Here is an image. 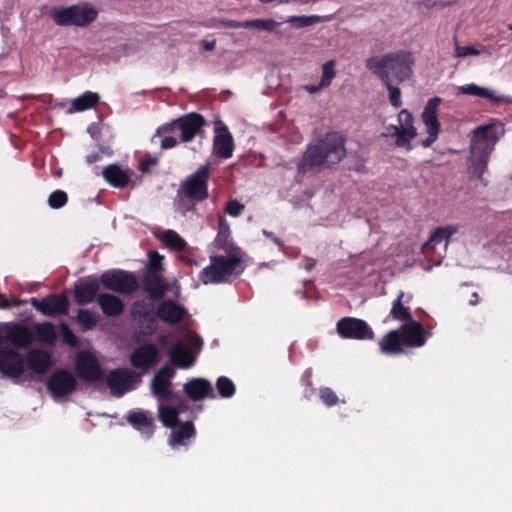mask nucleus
I'll return each instance as SVG.
<instances>
[{
	"label": "nucleus",
	"instance_id": "20",
	"mask_svg": "<svg viewBox=\"0 0 512 512\" xmlns=\"http://www.w3.org/2000/svg\"><path fill=\"white\" fill-rule=\"evenodd\" d=\"M174 375V369L168 365L161 367L154 375L151 382V391L159 401L175 398L171 390V379Z\"/></svg>",
	"mask_w": 512,
	"mask_h": 512
},
{
	"label": "nucleus",
	"instance_id": "63",
	"mask_svg": "<svg viewBox=\"0 0 512 512\" xmlns=\"http://www.w3.org/2000/svg\"><path fill=\"white\" fill-rule=\"evenodd\" d=\"M317 261L313 258H306L304 268L306 271H312L314 267L316 266Z\"/></svg>",
	"mask_w": 512,
	"mask_h": 512
},
{
	"label": "nucleus",
	"instance_id": "11",
	"mask_svg": "<svg viewBox=\"0 0 512 512\" xmlns=\"http://www.w3.org/2000/svg\"><path fill=\"white\" fill-rule=\"evenodd\" d=\"M0 372L2 378L19 383L25 372L24 357L14 348H2L0 346Z\"/></svg>",
	"mask_w": 512,
	"mask_h": 512
},
{
	"label": "nucleus",
	"instance_id": "24",
	"mask_svg": "<svg viewBox=\"0 0 512 512\" xmlns=\"http://www.w3.org/2000/svg\"><path fill=\"white\" fill-rule=\"evenodd\" d=\"M458 91L460 94L484 98L492 104H512L510 96L498 95L493 89L481 87L474 83L459 86Z\"/></svg>",
	"mask_w": 512,
	"mask_h": 512
},
{
	"label": "nucleus",
	"instance_id": "37",
	"mask_svg": "<svg viewBox=\"0 0 512 512\" xmlns=\"http://www.w3.org/2000/svg\"><path fill=\"white\" fill-rule=\"evenodd\" d=\"M100 101L97 93L86 91L72 101L71 112H82L94 108Z\"/></svg>",
	"mask_w": 512,
	"mask_h": 512
},
{
	"label": "nucleus",
	"instance_id": "36",
	"mask_svg": "<svg viewBox=\"0 0 512 512\" xmlns=\"http://www.w3.org/2000/svg\"><path fill=\"white\" fill-rule=\"evenodd\" d=\"M403 298L404 292L400 291L397 298L392 302V307L389 316L394 320L407 323L414 319L410 308L408 306L403 305Z\"/></svg>",
	"mask_w": 512,
	"mask_h": 512
},
{
	"label": "nucleus",
	"instance_id": "29",
	"mask_svg": "<svg viewBox=\"0 0 512 512\" xmlns=\"http://www.w3.org/2000/svg\"><path fill=\"white\" fill-rule=\"evenodd\" d=\"M104 180L114 188L124 189L131 181V172L123 170L118 164H109L102 170Z\"/></svg>",
	"mask_w": 512,
	"mask_h": 512
},
{
	"label": "nucleus",
	"instance_id": "2",
	"mask_svg": "<svg viewBox=\"0 0 512 512\" xmlns=\"http://www.w3.org/2000/svg\"><path fill=\"white\" fill-rule=\"evenodd\" d=\"M209 164L200 165L181 181L176 192L175 205L183 215L196 211V205L209 198Z\"/></svg>",
	"mask_w": 512,
	"mask_h": 512
},
{
	"label": "nucleus",
	"instance_id": "44",
	"mask_svg": "<svg viewBox=\"0 0 512 512\" xmlns=\"http://www.w3.org/2000/svg\"><path fill=\"white\" fill-rule=\"evenodd\" d=\"M216 388L222 398H230L236 392L233 381L225 376H221L217 379Z\"/></svg>",
	"mask_w": 512,
	"mask_h": 512
},
{
	"label": "nucleus",
	"instance_id": "32",
	"mask_svg": "<svg viewBox=\"0 0 512 512\" xmlns=\"http://www.w3.org/2000/svg\"><path fill=\"white\" fill-rule=\"evenodd\" d=\"M379 350L384 355H399L404 353L405 346L398 329L390 330L379 342Z\"/></svg>",
	"mask_w": 512,
	"mask_h": 512
},
{
	"label": "nucleus",
	"instance_id": "46",
	"mask_svg": "<svg viewBox=\"0 0 512 512\" xmlns=\"http://www.w3.org/2000/svg\"><path fill=\"white\" fill-rule=\"evenodd\" d=\"M163 259L164 257L160 255L157 251H150L148 254V263L145 272L152 271L154 273L161 274V272L164 270Z\"/></svg>",
	"mask_w": 512,
	"mask_h": 512
},
{
	"label": "nucleus",
	"instance_id": "64",
	"mask_svg": "<svg viewBox=\"0 0 512 512\" xmlns=\"http://www.w3.org/2000/svg\"><path fill=\"white\" fill-rule=\"evenodd\" d=\"M264 235H266L267 237H270L273 242L279 246H283V242L276 236H274V234L272 232H267V231H263Z\"/></svg>",
	"mask_w": 512,
	"mask_h": 512
},
{
	"label": "nucleus",
	"instance_id": "28",
	"mask_svg": "<svg viewBox=\"0 0 512 512\" xmlns=\"http://www.w3.org/2000/svg\"><path fill=\"white\" fill-rule=\"evenodd\" d=\"M24 360L28 368L36 374L46 373L53 364L50 354L42 349L28 351Z\"/></svg>",
	"mask_w": 512,
	"mask_h": 512
},
{
	"label": "nucleus",
	"instance_id": "59",
	"mask_svg": "<svg viewBox=\"0 0 512 512\" xmlns=\"http://www.w3.org/2000/svg\"><path fill=\"white\" fill-rule=\"evenodd\" d=\"M311 377H312V371H311V369H308L304 372L302 380L305 382V384L308 387H310V393L312 394V393H314L315 389L313 388Z\"/></svg>",
	"mask_w": 512,
	"mask_h": 512
},
{
	"label": "nucleus",
	"instance_id": "15",
	"mask_svg": "<svg viewBox=\"0 0 512 512\" xmlns=\"http://www.w3.org/2000/svg\"><path fill=\"white\" fill-rule=\"evenodd\" d=\"M47 389L53 398L58 399L74 392L77 387L75 376L66 369L52 373L46 383Z\"/></svg>",
	"mask_w": 512,
	"mask_h": 512
},
{
	"label": "nucleus",
	"instance_id": "52",
	"mask_svg": "<svg viewBox=\"0 0 512 512\" xmlns=\"http://www.w3.org/2000/svg\"><path fill=\"white\" fill-rule=\"evenodd\" d=\"M402 134V129L399 125H390L387 127V132L386 133H383L382 136H385V137H396V140H395V145L397 147H403V148H406L407 150H410L411 149V145H408V143H401L400 142V137Z\"/></svg>",
	"mask_w": 512,
	"mask_h": 512
},
{
	"label": "nucleus",
	"instance_id": "47",
	"mask_svg": "<svg viewBox=\"0 0 512 512\" xmlns=\"http://www.w3.org/2000/svg\"><path fill=\"white\" fill-rule=\"evenodd\" d=\"M483 52H487V48L484 45H480L479 48L474 45L460 46L455 41V56L456 57H467L471 55H480Z\"/></svg>",
	"mask_w": 512,
	"mask_h": 512
},
{
	"label": "nucleus",
	"instance_id": "5",
	"mask_svg": "<svg viewBox=\"0 0 512 512\" xmlns=\"http://www.w3.org/2000/svg\"><path fill=\"white\" fill-rule=\"evenodd\" d=\"M97 16L98 10L89 3L51 10V17L58 26L87 27L96 20Z\"/></svg>",
	"mask_w": 512,
	"mask_h": 512
},
{
	"label": "nucleus",
	"instance_id": "19",
	"mask_svg": "<svg viewBox=\"0 0 512 512\" xmlns=\"http://www.w3.org/2000/svg\"><path fill=\"white\" fill-rule=\"evenodd\" d=\"M100 280L95 275H89L80 278L74 284V300L80 305L92 303L97 301L98 291L100 289Z\"/></svg>",
	"mask_w": 512,
	"mask_h": 512
},
{
	"label": "nucleus",
	"instance_id": "45",
	"mask_svg": "<svg viewBox=\"0 0 512 512\" xmlns=\"http://www.w3.org/2000/svg\"><path fill=\"white\" fill-rule=\"evenodd\" d=\"M320 21H321V17L317 16V15L290 16L286 20L287 23H290L292 26H294L296 28L312 26Z\"/></svg>",
	"mask_w": 512,
	"mask_h": 512
},
{
	"label": "nucleus",
	"instance_id": "61",
	"mask_svg": "<svg viewBox=\"0 0 512 512\" xmlns=\"http://www.w3.org/2000/svg\"><path fill=\"white\" fill-rule=\"evenodd\" d=\"M101 158H102V156L100 153L94 152V153H91L86 156V161L88 164H93V163L100 161Z\"/></svg>",
	"mask_w": 512,
	"mask_h": 512
},
{
	"label": "nucleus",
	"instance_id": "7",
	"mask_svg": "<svg viewBox=\"0 0 512 512\" xmlns=\"http://www.w3.org/2000/svg\"><path fill=\"white\" fill-rule=\"evenodd\" d=\"M203 344L201 337L193 331L183 336V341L176 342L169 352V357L178 368L188 369L195 363V356L189 348L200 349Z\"/></svg>",
	"mask_w": 512,
	"mask_h": 512
},
{
	"label": "nucleus",
	"instance_id": "50",
	"mask_svg": "<svg viewBox=\"0 0 512 512\" xmlns=\"http://www.w3.org/2000/svg\"><path fill=\"white\" fill-rule=\"evenodd\" d=\"M393 82L394 81L392 80H388L387 82L382 83L389 91V100L391 105L395 108H399L402 105L401 91L399 87L393 85Z\"/></svg>",
	"mask_w": 512,
	"mask_h": 512
},
{
	"label": "nucleus",
	"instance_id": "16",
	"mask_svg": "<svg viewBox=\"0 0 512 512\" xmlns=\"http://www.w3.org/2000/svg\"><path fill=\"white\" fill-rule=\"evenodd\" d=\"M32 342L31 332L24 326L18 324H5L0 330V346L10 348L11 343L16 348L27 347Z\"/></svg>",
	"mask_w": 512,
	"mask_h": 512
},
{
	"label": "nucleus",
	"instance_id": "3",
	"mask_svg": "<svg viewBox=\"0 0 512 512\" xmlns=\"http://www.w3.org/2000/svg\"><path fill=\"white\" fill-rule=\"evenodd\" d=\"M414 58L411 52L400 50L385 54L381 57L372 56L366 60V67L375 74L381 82L388 80L401 83L410 78Z\"/></svg>",
	"mask_w": 512,
	"mask_h": 512
},
{
	"label": "nucleus",
	"instance_id": "35",
	"mask_svg": "<svg viewBox=\"0 0 512 512\" xmlns=\"http://www.w3.org/2000/svg\"><path fill=\"white\" fill-rule=\"evenodd\" d=\"M457 232L455 226L438 227L431 235L429 240L423 245V251L428 254L435 248L436 245L445 241V247L447 246L449 239L453 234Z\"/></svg>",
	"mask_w": 512,
	"mask_h": 512
},
{
	"label": "nucleus",
	"instance_id": "17",
	"mask_svg": "<svg viewBox=\"0 0 512 512\" xmlns=\"http://www.w3.org/2000/svg\"><path fill=\"white\" fill-rule=\"evenodd\" d=\"M177 130L180 131V141L190 142L203 131L206 121L196 112H191L175 119Z\"/></svg>",
	"mask_w": 512,
	"mask_h": 512
},
{
	"label": "nucleus",
	"instance_id": "41",
	"mask_svg": "<svg viewBox=\"0 0 512 512\" xmlns=\"http://www.w3.org/2000/svg\"><path fill=\"white\" fill-rule=\"evenodd\" d=\"M162 241L167 247L177 252H182L187 247L186 241L177 232L170 229L163 232Z\"/></svg>",
	"mask_w": 512,
	"mask_h": 512
},
{
	"label": "nucleus",
	"instance_id": "1",
	"mask_svg": "<svg viewBox=\"0 0 512 512\" xmlns=\"http://www.w3.org/2000/svg\"><path fill=\"white\" fill-rule=\"evenodd\" d=\"M345 138L337 132H328L310 143L298 163V171L306 173L316 167H331L346 155Z\"/></svg>",
	"mask_w": 512,
	"mask_h": 512
},
{
	"label": "nucleus",
	"instance_id": "57",
	"mask_svg": "<svg viewBox=\"0 0 512 512\" xmlns=\"http://www.w3.org/2000/svg\"><path fill=\"white\" fill-rule=\"evenodd\" d=\"M176 129H177V126H176V124H175V120H173V121H172V122H170V123H165V124L161 125V126L157 129V131H156V135L173 133Z\"/></svg>",
	"mask_w": 512,
	"mask_h": 512
},
{
	"label": "nucleus",
	"instance_id": "27",
	"mask_svg": "<svg viewBox=\"0 0 512 512\" xmlns=\"http://www.w3.org/2000/svg\"><path fill=\"white\" fill-rule=\"evenodd\" d=\"M184 393L193 401L214 398V390L210 381L204 378H194L183 386Z\"/></svg>",
	"mask_w": 512,
	"mask_h": 512
},
{
	"label": "nucleus",
	"instance_id": "48",
	"mask_svg": "<svg viewBox=\"0 0 512 512\" xmlns=\"http://www.w3.org/2000/svg\"><path fill=\"white\" fill-rule=\"evenodd\" d=\"M48 205L52 209H60L68 202V195L63 190H55L48 197Z\"/></svg>",
	"mask_w": 512,
	"mask_h": 512
},
{
	"label": "nucleus",
	"instance_id": "62",
	"mask_svg": "<svg viewBox=\"0 0 512 512\" xmlns=\"http://www.w3.org/2000/svg\"><path fill=\"white\" fill-rule=\"evenodd\" d=\"M18 303H11L9 300L6 299V297L0 293V308L7 309L14 305H17Z\"/></svg>",
	"mask_w": 512,
	"mask_h": 512
},
{
	"label": "nucleus",
	"instance_id": "13",
	"mask_svg": "<svg viewBox=\"0 0 512 512\" xmlns=\"http://www.w3.org/2000/svg\"><path fill=\"white\" fill-rule=\"evenodd\" d=\"M30 304L41 314L49 317L67 315L69 311V299L64 294H51L42 299L32 297Z\"/></svg>",
	"mask_w": 512,
	"mask_h": 512
},
{
	"label": "nucleus",
	"instance_id": "54",
	"mask_svg": "<svg viewBox=\"0 0 512 512\" xmlns=\"http://www.w3.org/2000/svg\"><path fill=\"white\" fill-rule=\"evenodd\" d=\"M158 164V158L155 156H147L140 161L139 168L143 173L150 172L153 166Z\"/></svg>",
	"mask_w": 512,
	"mask_h": 512
},
{
	"label": "nucleus",
	"instance_id": "14",
	"mask_svg": "<svg viewBox=\"0 0 512 512\" xmlns=\"http://www.w3.org/2000/svg\"><path fill=\"white\" fill-rule=\"evenodd\" d=\"M442 99L440 97L430 98L422 112V121L426 126L428 137L423 140L422 145L424 147H430L438 138L440 133V122L438 120V107L441 104Z\"/></svg>",
	"mask_w": 512,
	"mask_h": 512
},
{
	"label": "nucleus",
	"instance_id": "43",
	"mask_svg": "<svg viewBox=\"0 0 512 512\" xmlns=\"http://www.w3.org/2000/svg\"><path fill=\"white\" fill-rule=\"evenodd\" d=\"M280 25L279 22L273 20V19H252V20H246V29H257V30H263L266 32H274L275 29Z\"/></svg>",
	"mask_w": 512,
	"mask_h": 512
},
{
	"label": "nucleus",
	"instance_id": "9",
	"mask_svg": "<svg viewBox=\"0 0 512 512\" xmlns=\"http://www.w3.org/2000/svg\"><path fill=\"white\" fill-rule=\"evenodd\" d=\"M336 331L343 339L373 340L375 333L369 324L359 318L343 317L336 323Z\"/></svg>",
	"mask_w": 512,
	"mask_h": 512
},
{
	"label": "nucleus",
	"instance_id": "12",
	"mask_svg": "<svg viewBox=\"0 0 512 512\" xmlns=\"http://www.w3.org/2000/svg\"><path fill=\"white\" fill-rule=\"evenodd\" d=\"M159 361V350L155 344L145 343L136 347L129 355L130 365L144 375Z\"/></svg>",
	"mask_w": 512,
	"mask_h": 512
},
{
	"label": "nucleus",
	"instance_id": "55",
	"mask_svg": "<svg viewBox=\"0 0 512 512\" xmlns=\"http://www.w3.org/2000/svg\"><path fill=\"white\" fill-rule=\"evenodd\" d=\"M62 331H63V339H64V341L67 344L71 345V346L76 345L77 338L73 334V332L67 326H65V325H63V327H62Z\"/></svg>",
	"mask_w": 512,
	"mask_h": 512
},
{
	"label": "nucleus",
	"instance_id": "60",
	"mask_svg": "<svg viewBox=\"0 0 512 512\" xmlns=\"http://www.w3.org/2000/svg\"><path fill=\"white\" fill-rule=\"evenodd\" d=\"M226 26L229 28H234V29H239V28L246 29V21L228 20L226 22Z\"/></svg>",
	"mask_w": 512,
	"mask_h": 512
},
{
	"label": "nucleus",
	"instance_id": "18",
	"mask_svg": "<svg viewBox=\"0 0 512 512\" xmlns=\"http://www.w3.org/2000/svg\"><path fill=\"white\" fill-rule=\"evenodd\" d=\"M75 371L79 378L88 382L100 381L104 375L97 359L88 352H81L77 356Z\"/></svg>",
	"mask_w": 512,
	"mask_h": 512
},
{
	"label": "nucleus",
	"instance_id": "10",
	"mask_svg": "<svg viewBox=\"0 0 512 512\" xmlns=\"http://www.w3.org/2000/svg\"><path fill=\"white\" fill-rule=\"evenodd\" d=\"M140 382L141 375L128 368L113 369L106 378V383L115 397H122Z\"/></svg>",
	"mask_w": 512,
	"mask_h": 512
},
{
	"label": "nucleus",
	"instance_id": "34",
	"mask_svg": "<svg viewBox=\"0 0 512 512\" xmlns=\"http://www.w3.org/2000/svg\"><path fill=\"white\" fill-rule=\"evenodd\" d=\"M398 122L402 129L400 142L411 145V141L417 136L413 115L407 109H402L398 114Z\"/></svg>",
	"mask_w": 512,
	"mask_h": 512
},
{
	"label": "nucleus",
	"instance_id": "40",
	"mask_svg": "<svg viewBox=\"0 0 512 512\" xmlns=\"http://www.w3.org/2000/svg\"><path fill=\"white\" fill-rule=\"evenodd\" d=\"M37 340L40 343L52 345L56 341V331L52 323L43 322L35 328Z\"/></svg>",
	"mask_w": 512,
	"mask_h": 512
},
{
	"label": "nucleus",
	"instance_id": "38",
	"mask_svg": "<svg viewBox=\"0 0 512 512\" xmlns=\"http://www.w3.org/2000/svg\"><path fill=\"white\" fill-rule=\"evenodd\" d=\"M214 243L218 249H222L226 252L230 251L232 248L233 244L230 240V226L223 216L219 217L218 232Z\"/></svg>",
	"mask_w": 512,
	"mask_h": 512
},
{
	"label": "nucleus",
	"instance_id": "30",
	"mask_svg": "<svg viewBox=\"0 0 512 512\" xmlns=\"http://www.w3.org/2000/svg\"><path fill=\"white\" fill-rule=\"evenodd\" d=\"M132 314L140 321L146 322L145 330L148 334H153L157 328L156 312L153 311V305L145 301H136L133 303Z\"/></svg>",
	"mask_w": 512,
	"mask_h": 512
},
{
	"label": "nucleus",
	"instance_id": "25",
	"mask_svg": "<svg viewBox=\"0 0 512 512\" xmlns=\"http://www.w3.org/2000/svg\"><path fill=\"white\" fill-rule=\"evenodd\" d=\"M186 313L184 306L167 299L157 306L156 319L159 318L164 323L174 325L181 322Z\"/></svg>",
	"mask_w": 512,
	"mask_h": 512
},
{
	"label": "nucleus",
	"instance_id": "23",
	"mask_svg": "<svg viewBox=\"0 0 512 512\" xmlns=\"http://www.w3.org/2000/svg\"><path fill=\"white\" fill-rule=\"evenodd\" d=\"M143 290L151 300H161L167 293L169 286L159 273L144 272L142 277Z\"/></svg>",
	"mask_w": 512,
	"mask_h": 512
},
{
	"label": "nucleus",
	"instance_id": "31",
	"mask_svg": "<svg viewBox=\"0 0 512 512\" xmlns=\"http://www.w3.org/2000/svg\"><path fill=\"white\" fill-rule=\"evenodd\" d=\"M97 304L106 317L120 316L125 308L124 302L116 295L100 293L97 296Z\"/></svg>",
	"mask_w": 512,
	"mask_h": 512
},
{
	"label": "nucleus",
	"instance_id": "4",
	"mask_svg": "<svg viewBox=\"0 0 512 512\" xmlns=\"http://www.w3.org/2000/svg\"><path fill=\"white\" fill-rule=\"evenodd\" d=\"M497 140V135L491 125L478 126L473 130L468 160L469 170L470 173L483 182L484 185H487V182L484 180L483 174L487 170L488 161Z\"/></svg>",
	"mask_w": 512,
	"mask_h": 512
},
{
	"label": "nucleus",
	"instance_id": "6",
	"mask_svg": "<svg viewBox=\"0 0 512 512\" xmlns=\"http://www.w3.org/2000/svg\"><path fill=\"white\" fill-rule=\"evenodd\" d=\"M240 263L241 258L235 254L230 256H212L210 264L200 271L199 280L205 285L227 282Z\"/></svg>",
	"mask_w": 512,
	"mask_h": 512
},
{
	"label": "nucleus",
	"instance_id": "26",
	"mask_svg": "<svg viewBox=\"0 0 512 512\" xmlns=\"http://www.w3.org/2000/svg\"><path fill=\"white\" fill-rule=\"evenodd\" d=\"M127 422L136 430H138L145 439H149L154 434L155 423L154 418L149 411L133 410L126 417Z\"/></svg>",
	"mask_w": 512,
	"mask_h": 512
},
{
	"label": "nucleus",
	"instance_id": "56",
	"mask_svg": "<svg viewBox=\"0 0 512 512\" xmlns=\"http://www.w3.org/2000/svg\"><path fill=\"white\" fill-rule=\"evenodd\" d=\"M178 141L174 136H164L161 140L160 147L163 150L171 149L177 145Z\"/></svg>",
	"mask_w": 512,
	"mask_h": 512
},
{
	"label": "nucleus",
	"instance_id": "42",
	"mask_svg": "<svg viewBox=\"0 0 512 512\" xmlns=\"http://www.w3.org/2000/svg\"><path fill=\"white\" fill-rule=\"evenodd\" d=\"M77 321L82 331H89L96 326L98 319L90 310L79 308L77 311Z\"/></svg>",
	"mask_w": 512,
	"mask_h": 512
},
{
	"label": "nucleus",
	"instance_id": "8",
	"mask_svg": "<svg viewBox=\"0 0 512 512\" xmlns=\"http://www.w3.org/2000/svg\"><path fill=\"white\" fill-rule=\"evenodd\" d=\"M101 285L108 289L121 294H132L138 287V281L135 275L124 270H108L99 277Z\"/></svg>",
	"mask_w": 512,
	"mask_h": 512
},
{
	"label": "nucleus",
	"instance_id": "33",
	"mask_svg": "<svg viewBox=\"0 0 512 512\" xmlns=\"http://www.w3.org/2000/svg\"><path fill=\"white\" fill-rule=\"evenodd\" d=\"M172 429L168 440L172 447L186 445L187 441L194 437L196 433L192 420L184 423L179 422V424Z\"/></svg>",
	"mask_w": 512,
	"mask_h": 512
},
{
	"label": "nucleus",
	"instance_id": "51",
	"mask_svg": "<svg viewBox=\"0 0 512 512\" xmlns=\"http://www.w3.org/2000/svg\"><path fill=\"white\" fill-rule=\"evenodd\" d=\"M319 397L328 407L335 406L339 402L337 394L330 387H321L319 389Z\"/></svg>",
	"mask_w": 512,
	"mask_h": 512
},
{
	"label": "nucleus",
	"instance_id": "58",
	"mask_svg": "<svg viewBox=\"0 0 512 512\" xmlns=\"http://www.w3.org/2000/svg\"><path fill=\"white\" fill-rule=\"evenodd\" d=\"M177 410V415L179 416L181 413L186 412L190 409L189 403L187 400H180L175 406H173Z\"/></svg>",
	"mask_w": 512,
	"mask_h": 512
},
{
	"label": "nucleus",
	"instance_id": "21",
	"mask_svg": "<svg viewBox=\"0 0 512 512\" xmlns=\"http://www.w3.org/2000/svg\"><path fill=\"white\" fill-rule=\"evenodd\" d=\"M398 331L401 335L405 348L422 347L425 345L427 337L423 325L412 320L407 323H403Z\"/></svg>",
	"mask_w": 512,
	"mask_h": 512
},
{
	"label": "nucleus",
	"instance_id": "22",
	"mask_svg": "<svg viewBox=\"0 0 512 512\" xmlns=\"http://www.w3.org/2000/svg\"><path fill=\"white\" fill-rule=\"evenodd\" d=\"M234 151V141L232 134L227 126H217L213 140V153L222 159L232 157Z\"/></svg>",
	"mask_w": 512,
	"mask_h": 512
},
{
	"label": "nucleus",
	"instance_id": "53",
	"mask_svg": "<svg viewBox=\"0 0 512 512\" xmlns=\"http://www.w3.org/2000/svg\"><path fill=\"white\" fill-rule=\"evenodd\" d=\"M244 209V205L235 199L228 201L225 206V212L232 217L240 216L243 213Z\"/></svg>",
	"mask_w": 512,
	"mask_h": 512
},
{
	"label": "nucleus",
	"instance_id": "49",
	"mask_svg": "<svg viewBox=\"0 0 512 512\" xmlns=\"http://www.w3.org/2000/svg\"><path fill=\"white\" fill-rule=\"evenodd\" d=\"M322 77L320 80V87H328L330 86L333 78L336 76L335 71V61L329 60L322 66Z\"/></svg>",
	"mask_w": 512,
	"mask_h": 512
},
{
	"label": "nucleus",
	"instance_id": "39",
	"mask_svg": "<svg viewBox=\"0 0 512 512\" xmlns=\"http://www.w3.org/2000/svg\"><path fill=\"white\" fill-rule=\"evenodd\" d=\"M158 416L162 424L167 428H175L180 422L177 410L170 405L160 404L158 407Z\"/></svg>",
	"mask_w": 512,
	"mask_h": 512
}]
</instances>
